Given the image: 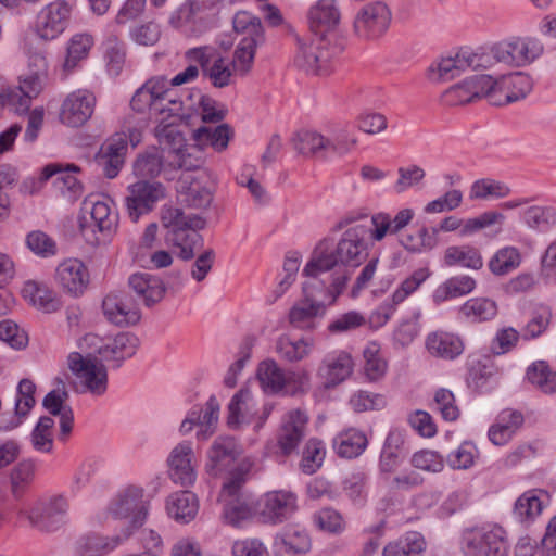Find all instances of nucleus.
<instances>
[{
  "mask_svg": "<svg viewBox=\"0 0 556 556\" xmlns=\"http://www.w3.org/2000/svg\"><path fill=\"white\" fill-rule=\"evenodd\" d=\"M434 409L438 410L446 421H455L459 417V408L456 404L454 393L448 389H439L434 393Z\"/></svg>",
  "mask_w": 556,
  "mask_h": 556,
  "instance_id": "63",
  "label": "nucleus"
},
{
  "mask_svg": "<svg viewBox=\"0 0 556 556\" xmlns=\"http://www.w3.org/2000/svg\"><path fill=\"white\" fill-rule=\"evenodd\" d=\"M130 535V531H126L121 538L119 535L112 539V543L108 539L96 534H89L79 538L75 543V554L77 556H103L108 552L115 548L122 541Z\"/></svg>",
  "mask_w": 556,
  "mask_h": 556,
  "instance_id": "41",
  "label": "nucleus"
},
{
  "mask_svg": "<svg viewBox=\"0 0 556 556\" xmlns=\"http://www.w3.org/2000/svg\"><path fill=\"white\" fill-rule=\"evenodd\" d=\"M162 222L167 229L166 243L179 249L181 260L193 258L195 251L203 247V238L197 230L203 229L206 220L199 215H187L180 208L168 207L163 212Z\"/></svg>",
  "mask_w": 556,
  "mask_h": 556,
  "instance_id": "2",
  "label": "nucleus"
},
{
  "mask_svg": "<svg viewBox=\"0 0 556 556\" xmlns=\"http://www.w3.org/2000/svg\"><path fill=\"white\" fill-rule=\"evenodd\" d=\"M525 418L519 410L504 409L496 419V422L489 429L490 441L495 445L506 444L518 429L523 425Z\"/></svg>",
  "mask_w": 556,
  "mask_h": 556,
  "instance_id": "34",
  "label": "nucleus"
},
{
  "mask_svg": "<svg viewBox=\"0 0 556 556\" xmlns=\"http://www.w3.org/2000/svg\"><path fill=\"white\" fill-rule=\"evenodd\" d=\"M444 264L450 267L459 265L477 270L483 266V261L479 250L475 247L452 245L444 252Z\"/></svg>",
  "mask_w": 556,
  "mask_h": 556,
  "instance_id": "47",
  "label": "nucleus"
},
{
  "mask_svg": "<svg viewBox=\"0 0 556 556\" xmlns=\"http://www.w3.org/2000/svg\"><path fill=\"white\" fill-rule=\"evenodd\" d=\"M391 20V10L384 2H369L356 13L353 22V30L361 39H378L387 33Z\"/></svg>",
  "mask_w": 556,
  "mask_h": 556,
  "instance_id": "7",
  "label": "nucleus"
},
{
  "mask_svg": "<svg viewBox=\"0 0 556 556\" xmlns=\"http://www.w3.org/2000/svg\"><path fill=\"white\" fill-rule=\"evenodd\" d=\"M55 281L68 294L81 295L89 283L87 267L76 258L62 262L55 269Z\"/></svg>",
  "mask_w": 556,
  "mask_h": 556,
  "instance_id": "24",
  "label": "nucleus"
},
{
  "mask_svg": "<svg viewBox=\"0 0 556 556\" xmlns=\"http://www.w3.org/2000/svg\"><path fill=\"white\" fill-rule=\"evenodd\" d=\"M543 45L533 37H511L495 45L501 63L511 66H525L543 53Z\"/></svg>",
  "mask_w": 556,
  "mask_h": 556,
  "instance_id": "9",
  "label": "nucleus"
},
{
  "mask_svg": "<svg viewBox=\"0 0 556 556\" xmlns=\"http://www.w3.org/2000/svg\"><path fill=\"white\" fill-rule=\"evenodd\" d=\"M319 291L321 283L317 278L303 283L302 299L294 302L288 313V321L293 328L312 331L316 328V319L326 315L328 305L319 296Z\"/></svg>",
  "mask_w": 556,
  "mask_h": 556,
  "instance_id": "5",
  "label": "nucleus"
},
{
  "mask_svg": "<svg viewBox=\"0 0 556 556\" xmlns=\"http://www.w3.org/2000/svg\"><path fill=\"white\" fill-rule=\"evenodd\" d=\"M233 29L242 38L240 43L263 46L265 43V33L260 17L248 11L236 13L232 20Z\"/></svg>",
  "mask_w": 556,
  "mask_h": 556,
  "instance_id": "36",
  "label": "nucleus"
},
{
  "mask_svg": "<svg viewBox=\"0 0 556 556\" xmlns=\"http://www.w3.org/2000/svg\"><path fill=\"white\" fill-rule=\"evenodd\" d=\"M67 362L68 368L84 383L90 393L102 395L106 391V368L96 357L90 355L84 357L78 352H72L67 357Z\"/></svg>",
  "mask_w": 556,
  "mask_h": 556,
  "instance_id": "10",
  "label": "nucleus"
},
{
  "mask_svg": "<svg viewBox=\"0 0 556 556\" xmlns=\"http://www.w3.org/2000/svg\"><path fill=\"white\" fill-rule=\"evenodd\" d=\"M109 510L115 518H130L132 528L141 527L148 514L142 489L127 488L114 498Z\"/></svg>",
  "mask_w": 556,
  "mask_h": 556,
  "instance_id": "16",
  "label": "nucleus"
},
{
  "mask_svg": "<svg viewBox=\"0 0 556 556\" xmlns=\"http://www.w3.org/2000/svg\"><path fill=\"white\" fill-rule=\"evenodd\" d=\"M220 500L224 502L223 517L228 525L240 527L253 514L252 506L244 496H226Z\"/></svg>",
  "mask_w": 556,
  "mask_h": 556,
  "instance_id": "52",
  "label": "nucleus"
},
{
  "mask_svg": "<svg viewBox=\"0 0 556 556\" xmlns=\"http://www.w3.org/2000/svg\"><path fill=\"white\" fill-rule=\"evenodd\" d=\"M231 136V129L227 124L216 127L203 126L198 128L193 138L198 144H210L216 151H223L227 148Z\"/></svg>",
  "mask_w": 556,
  "mask_h": 556,
  "instance_id": "53",
  "label": "nucleus"
},
{
  "mask_svg": "<svg viewBox=\"0 0 556 556\" xmlns=\"http://www.w3.org/2000/svg\"><path fill=\"white\" fill-rule=\"evenodd\" d=\"M467 70L465 49L459 50L454 56L442 58L437 64L438 78L443 81L454 79Z\"/></svg>",
  "mask_w": 556,
  "mask_h": 556,
  "instance_id": "58",
  "label": "nucleus"
},
{
  "mask_svg": "<svg viewBox=\"0 0 556 556\" xmlns=\"http://www.w3.org/2000/svg\"><path fill=\"white\" fill-rule=\"evenodd\" d=\"M366 214L350 212L339 219L334 229L346 228L334 245L330 240L324 239L317 243L312 256L303 269V275L317 278L320 274L336 267L356 268L368 256L370 226L356 224Z\"/></svg>",
  "mask_w": 556,
  "mask_h": 556,
  "instance_id": "1",
  "label": "nucleus"
},
{
  "mask_svg": "<svg viewBox=\"0 0 556 556\" xmlns=\"http://www.w3.org/2000/svg\"><path fill=\"white\" fill-rule=\"evenodd\" d=\"M522 220L530 228L544 231L556 225V210L551 206L533 205L523 211Z\"/></svg>",
  "mask_w": 556,
  "mask_h": 556,
  "instance_id": "55",
  "label": "nucleus"
},
{
  "mask_svg": "<svg viewBox=\"0 0 556 556\" xmlns=\"http://www.w3.org/2000/svg\"><path fill=\"white\" fill-rule=\"evenodd\" d=\"M476 288L473 278L462 275L448 278L437 287L432 294V301L441 304L450 299L459 298L470 293Z\"/></svg>",
  "mask_w": 556,
  "mask_h": 556,
  "instance_id": "43",
  "label": "nucleus"
},
{
  "mask_svg": "<svg viewBox=\"0 0 556 556\" xmlns=\"http://www.w3.org/2000/svg\"><path fill=\"white\" fill-rule=\"evenodd\" d=\"M139 345V339L130 332H121L106 344L99 348L98 353L102 361L113 363L118 368L122 363L135 355Z\"/></svg>",
  "mask_w": 556,
  "mask_h": 556,
  "instance_id": "31",
  "label": "nucleus"
},
{
  "mask_svg": "<svg viewBox=\"0 0 556 556\" xmlns=\"http://www.w3.org/2000/svg\"><path fill=\"white\" fill-rule=\"evenodd\" d=\"M25 298H29L33 304L37 307L46 311L56 309L58 303L52 296V292L43 286H39L37 282L28 281L23 288Z\"/></svg>",
  "mask_w": 556,
  "mask_h": 556,
  "instance_id": "62",
  "label": "nucleus"
},
{
  "mask_svg": "<svg viewBox=\"0 0 556 556\" xmlns=\"http://www.w3.org/2000/svg\"><path fill=\"white\" fill-rule=\"evenodd\" d=\"M501 94L503 105L523 99L532 90L529 75L517 72L509 76H501Z\"/></svg>",
  "mask_w": 556,
  "mask_h": 556,
  "instance_id": "44",
  "label": "nucleus"
},
{
  "mask_svg": "<svg viewBox=\"0 0 556 556\" xmlns=\"http://www.w3.org/2000/svg\"><path fill=\"white\" fill-rule=\"evenodd\" d=\"M54 427V420L51 417L43 416L39 419L38 424L34 428L30 441L33 447L42 453H50L53 447L52 429Z\"/></svg>",
  "mask_w": 556,
  "mask_h": 556,
  "instance_id": "59",
  "label": "nucleus"
},
{
  "mask_svg": "<svg viewBox=\"0 0 556 556\" xmlns=\"http://www.w3.org/2000/svg\"><path fill=\"white\" fill-rule=\"evenodd\" d=\"M307 422L308 417L301 409H292L282 417L277 443L283 455H290L298 448L306 434Z\"/></svg>",
  "mask_w": 556,
  "mask_h": 556,
  "instance_id": "20",
  "label": "nucleus"
},
{
  "mask_svg": "<svg viewBox=\"0 0 556 556\" xmlns=\"http://www.w3.org/2000/svg\"><path fill=\"white\" fill-rule=\"evenodd\" d=\"M426 348L432 356L451 361L463 353L464 342L455 333L438 330L427 336Z\"/></svg>",
  "mask_w": 556,
  "mask_h": 556,
  "instance_id": "33",
  "label": "nucleus"
},
{
  "mask_svg": "<svg viewBox=\"0 0 556 556\" xmlns=\"http://www.w3.org/2000/svg\"><path fill=\"white\" fill-rule=\"evenodd\" d=\"M307 20L312 35L328 37L337 29L341 20L336 0H318L308 10Z\"/></svg>",
  "mask_w": 556,
  "mask_h": 556,
  "instance_id": "25",
  "label": "nucleus"
},
{
  "mask_svg": "<svg viewBox=\"0 0 556 556\" xmlns=\"http://www.w3.org/2000/svg\"><path fill=\"white\" fill-rule=\"evenodd\" d=\"M80 172L75 164L51 163L43 167L41 180L54 178V187L67 198L68 201H76L83 195L84 187L78 178L74 175Z\"/></svg>",
  "mask_w": 556,
  "mask_h": 556,
  "instance_id": "19",
  "label": "nucleus"
},
{
  "mask_svg": "<svg viewBox=\"0 0 556 556\" xmlns=\"http://www.w3.org/2000/svg\"><path fill=\"white\" fill-rule=\"evenodd\" d=\"M496 314L497 304L489 298H471L458 307L459 317L469 323L491 320Z\"/></svg>",
  "mask_w": 556,
  "mask_h": 556,
  "instance_id": "40",
  "label": "nucleus"
},
{
  "mask_svg": "<svg viewBox=\"0 0 556 556\" xmlns=\"http://www.w3.org/2000/svg\"><path fill=\"white\" fill-rule=\"evenodd\" d=\"M168 515L177 521L188 523L195 518L199 511V501L194 493L180 491L167 498Z\"/></svg>",
  "mask_w": 556,
  "mask_h": 556,
  "instance_id": "37",
  "label": "nucleus"
},
{
  "mask_svg": "<svg viewBox=\"0 0 556 556\" xmlns=\"http://www.w3.org/2000/svg\"><path fill=\"white\" fill-rule=\"evenodd\" d=\"M368 444L366 435L356 429H349L339 433L333 440L337 454L343 458L359 456Z\"/></svg>",
  "mask_w": 556,
  "mask_h": 556,
  "instance_id": "46",
  "label": "nucleus"
},
{
  "mask_svg": "<svg viewBox=\"0 0 556 556\" xmlns=\"http://www.w3.org/2000/svg\"><path fill=\"white\" fill-rule=\"evenodd\" d=\"M325 447L321 441L311 439L303 451L301 469L304 473L312 475L321 466L325 458Z\"/></svg>",
  "mask_w": 556,
  "mask_h": 556,
  "instance_id": "61",
  "label": "nucleus"
},
{
  "mask_svg": "<svg viewBox=\"0 0 556 556\" xmlns=\"http://www.w3.org/2000/svg\"><path fill=\"white\" fill-rule=\"evenodd\" d=\"M68 503L62 495H54L36 503L28 513L30 525L41 532H53L65 523Z\"/></svg>",
  "mask_w": 556,
  "mask_h": 556,
  "instance_id": "11",
  "label": "nucleus"
},
{
  "mask_svg": "<svg viewBox=\"0 0 556 556\" xmlns=\"http://www.w3.org/2000/svg\"><path fill=\"white\" fill-rule=\"evenodd\" d=\"M296 509V496L289 491H273L262 500V515L268 521L282 522Z\"/></svg>",
  "mask_w": 556,
  "mask_h": 556,
  "instance_id": "29",
  "label": "nucleus"
},
{
  "mask_svg": "<svg viewBox=\"0 0 556 556\" xmlns=\"http://www.w3.org/2000/svg\"><path fill=\"white\" fill-rule=\"evenodd\" d=\"M164 78L149 79L141 88L134 94L130 105L134 111L142 113L148 111L151 117L155 119L162 116L164 98Z\"/></svg>",
  "mask_w": 556,
  "mask_h": 556,
  "instance_id": "27",
  "label": "nucleus"
},
{
  "mask_svg": "<svg viewBox=\"0 0 556 556\" xmlns=\"http://www.w3.org/2000/svg\"><path fill=\"white\" fill-rule=\"evenodd\" d=\"M137 136L135 131L129 135L124 131L115 132L101 144L96 160L106 178L113 179L118 175L125 163L128 141L136 146L139 142Z\"/></svg>",
  "mask_w": 556,
  "mask_h": 556,
  "instance_id": "8",
  "label": "nucleus"
},
{
  "mask_svg": "<svg viewBox=\"0 0 556 556\" xmlns=\"http://www.w3.org/2000/svg\"><path fill=\"white\" fill-rule=\"evenodd\" d=\"M338 52L326 36L311 35L296 37L294 65L312 75H328L332 71V61Z\"/></svg>",
  "mask_w": 556,
  "mask_h": 556,
  "instance_id": "3",
  "label": "nucleus"
},
{
  "mask_svg": "<svg viewBox=\"0 0 556 556\" xmlns=\"http://www.w3.org/2000/svg\"><path fill=\"white\" fill-rule=\"evenodd\" d=\"M186 58L198 63L203 75L210 79L216 88H224L230 84L231 70L229 63L220 55V53L211 47H199L189 49Z\"/></svg>",
  "mask_w": 556,
  "mask_h": 556,
  "instance_id": "12",
  "label": "nucleus"
},
{
  "mask_svg": "<svg viewBox=\"0 0 556 556\" xmlns=\"http://www.w3.org/2000/svg\"><path fill=\"white\" fill-rule=\"evenodd\" d=\"M471 91H477V99L486 97L493 105H503L501 77L490 74L477 75L467 79Z\"/></svg>",
  "mask_w": 556,
  "mask_h": 556,
  "instance_id": "50",
  "label": "nucleus"
},
{
  "mask_svg": "<svg viewBox=\"0 0 556 556\" xmlns=\"http://www.w3.org/2000/svg\"><path fill=\"white\" fill-rule=\"evenodd\" d=\"M364 358H365V375L366 377L371 380L376 381L380 379L387 370V363L386 361L380 356L378 346L372 343L368 345L364 350Z\"/></svg>",
  "mask_w": 556,
  "mask_h": 556,
  "instance_id": "64",
  "label": "nucleus"
},
{
  "mask_svg": "<svg viewBox=\"0 0 556 556\" xmlns=\"http://www.w3.org/2000/svg\"><path fill=\"white\" fill-rule=\"evenodd\" d=\"M84 210L89 212L94 227L108 236L112 235L118 222V215L112 211V200L103 194H90L84 200Z\"/></svg>",
  "mask_w": 556,
  "mask_h": 556,
  "instance_id": "26",
  "label": "nucleus"
},
{
  "mask_svg": "<svg viewBox=\"0 0 556 556\" xmlns=\"http://www.w3.org/2000/svg\"><path fill=\"white\" fill-rule=\"evenodd\" d=\"M462 548L467 556H507L506 531L491 523L467 528L462 534Z\"/></svg>",
  "mask_w": 556,
  "mask_h": 556,
  "instance_id": "4",
  "label": "nucleus"
},
{
  "mask_svg": "<svg viewBox=\"0 0 556 556\" xmlns=\"http://www.w3.org/2000/svg\"><path fill=\"white\" fill-rule=\"evenodd\" d=\"M257 378L266 393L278 394L296 381L298 374L293 370L285 371L274 359H266L258 365Z\"/></svg>",
  "mask_w": 556,
  "mask_h": 556,
  "instance_id": "30",
  "label": "nucleus"
},
{
  "mask_svg": "<svg viewBox=\"0 0 556 556\" xmlns=\"http://www.w3.org/2000/svg\"><path fill=\"white\" fill-rule=\"evenodd\" d=\"M546 494L540 490H530L521 494L515 503L514 513L521 521L533 520L543 509L541 496Z\"/></svg>",
  "mask_w": 556,
  "mask_h": 556,
  "instance_id": "51",
  "label": "nucleus"
},
{
  "mask_svg": "<svg viewBox=\"0 0 556 556\" xmlns=\"http://www.w3.org/2000/svg\"><path fill=\"white\" fill-rule=\"evenodd\" d=\"M428 267L418 268L404 279L393 292L391 301L384 302L371 316V323L379 326L384 325L395 312L399 304L403 303L409 295L416 292L419 287L430 277Z\"/></svg>",
  "mask_w": 556,
  "mask_h": 556,
  "instance_id": "17",
  "label": "nucleus"
},
{
  "mask_svg": "<svg viewBox=\"0 0 556 556\" xmlns=\"http://www.w3.org/2000/svg\"><path fill=\"white\" fill-rule=\"evenodd\" d=\"M161 144H164L165 163L170 170H197L204 164L201 149L185 143L182 135L174 129H164Z\"/></svg>",
  "mask_w": 556,
  "mask_h": 556,
  "instance_id": "6",
  "label": "nucleus"
},
{
  "mask_svg": "<svg viewBox=\"0 0 556 556\" xmlns=\"http://www.w3.org/2000/svg\"><path fill=\"white\" fill-rule=\"evenodd\" d=\"M242 453L240 444L232 437H218L207 451L208 471H222L231 465Z\"/></svg>",
  "mask_w": 556,
  "mask_h": 556,
  "instance_id": "32",
  "label": "nucleus"
},
{
  "mask_svg": "<svg viewBox=\"0 0 556 556\" xmlns=\"http://www.w3.org/2000/svg\"><path fill=\"white\" fill-rule=\"evenodd\" d=\"M129 289L146 306L151 307L159 303L165 295L164 281L149 273H135L128 278Z\"/></svg>",
  "mask_w": 556,
  "mask_h": 556,
  "instance_id": "28",
  "label": "nucleus"
},
{
  "mask_svg": "<svg viewBox=\"0 0 556 556\" xmlns=\"http://www.w3.org/2000/svg\"><path fill=\"white\" fill-rule=\"evenodd\" d=\"M36 386L29 379H22L17 386V395L15 401V416L5 425H1L4 430H12L20 426L22 418L26 417L34 407L36 400Z\"/></svg>",
  "mask_w": 556,
  "mask_h": 556,
  "instance_id": "42",
  "label": "nucleus"
},
{
  "mask_svg": "<svg viewBox=\"0 0 556 556\" xmlns=\"http://www.w3.org/2000/svg\"><path fill=\"white\" fill-rule=\"evenodd\" d=\"M132 168L134 174L138 178L147 181L159 176L162 170L166 172L169 169L165 163L164 144H162L161 152L156 148H152L139 154L134 162Z\"/></svg>",
  "mask_w": 556,
  "mask_h": 556,
  "instance_id": "38",
  "label": "nucleus"
},
{
  "mask_svg": "<svg viewBox=\"0 0 556 556\" xmlns=\"http://www.w3.org/2000/svg\"><path fill=\"white\" fill-rule=\"evenodd\" d=\"M105 318L119 327L136 325L141 314L136 300L125 291H114L106 294L102 301Z\"/></svg>",
  "mask_w": 556,
  "mask_h": 556,
  "instance_id": "15",
  "label": "nucleus"
},
{
  "mask_svg": "<svg viewBox=\"0 0 556 556\" xmlns=\"http://www.w3.org/2000/svg\"><path fill=\"white\" fill-rule=\"evenodd\" d=\"M92 46L93 38L91 35L86 33L74 35L67 43L63 71L70 74L78 67L80 62L88 58Z\"/></svg>",
  "mask_w": 556,
  "mask_h": 556,
  "instance_id": "45",
  "label": "nucleus"
},
{
  "mask_svg": "<svg viewBox=\"0 0 556 556\" xmlns=\"http://www.w3.org/2000/svg\"><path fill=\"white\" fill-rule=\"evenodd\" d=\"M425 540L418 532H408L383 548V556H420Z\"/></svg>",
  "mask_w": 556,
  "mask_h": 556,
  "instance_id": "49",
  "label": "nucleus"
},
{
  "mask_svg": "<svg viewBox=\"0 0 556 556\" xmlns=\"http://www.w3.org/2000/svg\"><path fill=\"white\" fill-rule=\"evenodd\" d=\"M311 549L308 534L295 528H289L277 535L274 543L275 556H300Z\"/></svg>",
  "mask_w": 556,
  "mask_h": 556,
  "instance_id": "35",
  "label": "nucleus"
},
{
  "mask_svg": "<svg viewBox=\"0 0 556 556\" xmlns=\"http://www.w3.org/2000/svg\"><path fill=\"white\" fill-rule=\"evenodd\" d=\"M521 254L515 247L500 249L490 260L489 268L496 276H504L519 267Z\"/></svg>",
  "mask_w": 556,
  "mask_h": 556,
  "instance_id": "54",
  "label": "nucleus"
},
{
  "mask_svg": "<svg viewBox=\"0 0 556 556\" xmlns=\"http://www.w3.org/2000/svg\"><path fill=\"white\" fill-rule=\"evenodd\" d=\"M194 454L191 442L184 441L170 452L167 463L170 479L181 486H190L197 479Z\"/></svg>",
  "mask_w": 556,
  "mask_h": 556,
  "instance_id": "21",
  "label": "nucleus"
},
{
  "mask_svg": "<svg viewBox=\"0 0 556 556\" xmlns=\"http://www.w3.org/2000/svg\"><path fill=\"white\" fill-rule=\"evenodd\" d=\"M313 346V339L300 338L293 340L288 334H281L276 340L275 350L281 359L289 363H298L309 355Z\"/></svg>",
  "mask_w": 556,
  "mask_h": 556,
  "instance_id": "39",
  "label": "nucleus"
},
{
  "mask_svg": "<svg viewBox=\"0 0 556 556\" xmlns=\"http://www.w3.org/2000/svg\"><path fill=\"white\" fill-rule=\"evenodd\" d=\"M527 377L532 384L545 393L556 391V372L543 361L532 364L527 370Z\"/></svg>",
  "mask_w": 556,
  "mask_h": 556,
  "instance_id": "57",
  "label": "nucleus"
},
{
  "mask_svg": "<svg viewBox=\"0 0 556 556\" xmlns=\"http://www.w3.org/2000/svg\"><path fill=\"white\" fill-rule=\"evenodd\" d=\"M351 275L352 271L350 268H344L343 270H338L331 274L330 283L327 287L323 281H319L321 283L319 296L326 301L328 307L334 305L338 298L344 292L348 282L351 279Z\"/></svg>",
  "mask_w": 556,
  "mask_h": 556,
  "instance_id": "56",
  "label": "nucleus"
},
{
  "mask_svg": "<svg viewBox=\"0 0 556 556\" xmlns=\"http://www.w3.org/2000/svg\"><path fill=\"white\" fill-rule=\"evenodd\" d=\"M96 97L88 90H77L67 96L62 104L61 119L72 127L84 125L92 115Z\"/></svg>",
  "mask_w": 556,
  "mask_h": 556,
  "instance_id": "23",
  "label": "nucleus"
},
{
  "mask_svg": "<svg viewBox=\"0 0 556 556\" xmlns=\"http://www.w3.org/2000/svg\"><path fill=\"white\" fill-rule=\"evenodd\" d=\"M509 194L510 188L507 185L493 179L477 180L472 184L470 189V199H502Z\"/></svg>",
  "mask_w": 556,
  "mask_h": 556,
  "instance_id": "60",
  "label": "nucleus"
},
{
  "mask_svg": "<svg viewBox=\"0 0 556 556\" xmlns=\"http://www.w3.org/2000/svg\"><path fill=\"white\" fill-rule=\"evenodd\" d=\"M163 197L164 187L161 182L139 180L128 186L125 206L131 222L137 223L140 216L151 212Z\"/></svg>",
  "mask_w": 556,
  "mask_h": 556,
  "instance_id": "13",
  "label": "nucleus"
},
{
  "mask_svg": "<svg viewBox=\"0 0 556 556\" xmlns=\"http://www.w3.org/2000/svg\"><path fill=\"white\" fill-rule=\"evenodd\" d=\"M353 359L344 351L327 354L317 369V378L326 389L337 387L348 379L353 371Z\"/></svg>",
  "mask_w": 556,
  "mask_h": 556,
  "instance_id": "22",
  "label": "nucleus"
},
{
  "mask_svg": "<svg viewBox=\"0 0 556 556\" xmlns=\"http://www.w3.org/2000/svg\"><path fill=\"white\" fill-rule=\"evenodd\" d=\"M29 73L24 76L16 90L20 97L21 110L27 111L33 98H36L42 90L43 84L47 79L48 62L46 56L36 52L28 58Z\"/></svg>",
  "mask_w": 556,
  "mask_h": 556,
  "instance_id": "18",
  "label": "nucleus"
},
{
  "mask_svg": "<svg viewBox=\"0 0 556 556\" xmlns=\"http://www.w3.org/2000/svg\"><path fill=\"white\" fill-rule=\"evenodd\" d=\"M75 0H58L45 7L37 15L36 33L43 40H53L67 27Z\"/></svg>",
  "mask_w": 556,
  "mask_h": 556,
  "instance_id": "14",
  "label": "nucleus"
},
{
  "mask_svg": "<svg viewBox=\"0 0 556 556\" xmlns=\"http://www.w3.org/2000/svg\"><path fill=\"white\" fill-rule=\"evenodd\" d=\"M329 138L314 130H302L294 139L295 150L304 156H325Z\"/></svg>",
  "mask_w": 556,
  "mask_h": 556,
  "instance_id": "48",
  "label": "nucleus"
}]
</instances>
